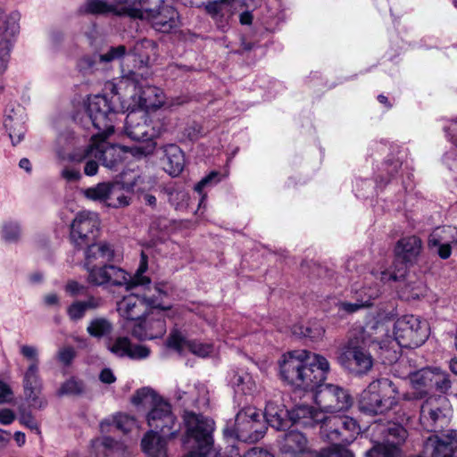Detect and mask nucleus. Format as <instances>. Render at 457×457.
Returning a JSON list of instances; mask_svg holds the SVG:
<instances>
[{"instance_id": "nucleus-1", "label": "nucleus", "mask_w": 457, "mask_h": 457, "mask_svg": "<svg viewBox=\"0 0 457 457\" xmlns=\"http://www.w3.org/2000/svg\"><path fill=\"white\" fill-rule=\"evenodd\" d=\"M451 418V404L444 395H430L421 403L420 425L433 433L424 441V451L431 457H457V430L437 434L449 424Z\"/></svg>"}, {"instance_id": "nucleus-2", "label": "nucleus", "mask_w": 457, "mask_h": 457, "mask_svg": "<svg viewBox=\"0 0 457 457\" xmlns=\"http://www.w3.org/2000/svg\"><path fill=\"white\" fill-rule=\"evenodd\" d=\"M329 369L325 357L307 350L288 352L279 361L281 379L304 391L312 390L318 383L325 381Z\"/></svg>"}, {"instance_id": "nucleus-3", "label": "nucleus", "mask_w": 457, "mask_h": 457, "mask_svg": "<svg viewBox=\"0 0 457 457\" xmlns=\"http://www.w3.org/2000/svg\"><path fill=\"white\" fill-rule=\"evenodd\" d=\"M132 403L137 408L146 411L145 420L149 431L170 433L174 436L178 432L176 417L170 403L150 387H143L136 391L131 398Z\"/></svg>"}, {"instance_id": "nucleus-4", "label": "nucleus", "mask_w": 457, "mask_h": 457, "mask_svg": "<svg viewBox=\"0 0 457 457\" xmlns=\"http://www.w3.org/2000/svg\"><path fill=\"white\" fill-rule=\"evenodd\" d=\"M129 4V16L151 21L153 28L162 33H169L179 26L178 12L169 5L162 6L164 0H120Z\"/></svg>"}, {"instance_id": "nucleus-5", "label": "nucleus", "mask_w": 457, "mask_h": 457, "mask_svg": "<svg viewBox=\"0 0 457 457\" xmlns=\"http://www.w3.org/2000/svg\"><path fill=\"white\" fill-rule=\"evenodd\" d=\"M326 422L328 423L320 428V434L331 444L328 448L329 454L335 457H354L346 445L353 443L361 431L357 421L344 416L327 419Z\"/></svg>"}, {"instance_id": "nucleus-6", "label": "nucleus", "mask_w": 457, "mask_h": 457, "mask_svg": "<svg viewBox=\"0 0 457 457\" xmlns=\"http://www.w3.org/2000/svg\"><path fill=\"white\" fill-rule=\"evenodd\" d=\"M397 394V387L389 378H378L361 393L359 408L369 415L383 414L396 404Z\"/></svg>"}, {"instance_id": "nucleus-7", "label": "nucleus", "mask_w": 457, "mask_h": 457, "mask_svg": "<svg viewBox=\"0 0 457 457\" xmlns=\"http://www.w3.org/2000/svg\"><path fill=\"white\" fill-rule=\"evenodd\" d=\"M184 420L187 426V443L192 444L193 448L184 457H207L213 445L214 421L192 411L185 412Z\"/></svg>"}, {"instance_id": "nucleus-8", "label": "nucleus", "mask_w": 457, "mask_h": 457, "mask_svg": "<svg viewBox=\"0 0 457 457\" xmlns=\"http://www.w3.org/2000/svg\"><path fill=\"white\" fill-rule=\"evenodd\" d=\"M378 271L370 270L363 274L361 281H355L352 286V293L355 302H338V310L351 314L361 309L369 307L372 301L381 294V285Z\"/></svg>"}, {"instance_id": "nucleus-9", "label": "nucleus", "mask_w": 457, "mask_h": 457, "mask_svg": "<svg viewBox=\"0 0 457 457\" xmlns=\"http://www.w3.org/2000/svg\"><path fill=\"white\" fill-rule=\"evenodd\" d=\"M374 429L381 436V441L376 442L365 453V457H398L401 454L400 446L408 437L407 430L395 422L377 424Z\"/></svg>"}, {"instance_id": "nucleus-10", "label": "nucleus", "mask_w": 457, "mask_h": 457, "mask_svg": "<svg viewBox=\"0 0 457 457\" xmlns=\"http://www.w3.org/2000/svg\"><path fill=\"white\" fill-rule=\"evenodd\" d=\"M313 399L320 411L335 413L347 411L353 405V397L349 392L334 384L320 382L313 387Z\"/></svg>"}, {"instance_id": "nucleus-11", "label": "nucleus", "mask_w": 457, "mask_h": 457, "mask_svg": "<svg viewBox=\"0 0 457 457\" xmlns=\"http://www.w3.org/2000/svg\"><path fill=\"white\" fill-rule=\"evenodd\" d=\"M163 285H156L154 287L153 295H145L140 297L137 295L131 294L123 297L117 304V311L120 317L127 320H139L146 312L148 307L154 309L169 310L170 306L163 305L160 300L166 295V291L162 288Z\"/></svg>"}, {"instance_id": "nucleus-12", "label": "nucleus", "mask_w": 457, "mask_h": 457, "mask_svg": "<svg viewBox=\"0 0 457 457\" xmlns=\"http://www.w3.org/2000/svg\"><path fill=\"white\" fill-rule=\"evenodd\" d=\"M266 432V426L261 420V414L253 407H246L237 412L235 428L224 429L225 436H236L239 441L254 443L260 440Z\"/></svg>"}, {"instance_id": "nucleus-13", "label": "nucleus", "mask_w": 457, "mask_h": 457, "mask_svg": "<svg viewBox=\"0 0 457 457\" xmlns=\"http://www.w3.org/2000/svg\"><path fill=\"white\" fill-rule=\"evenodd\" d=\"M124 132L128 137L134 141H145V146L137 148L141 154L147 155L155 148L154 137L161 135L160 128L156 129L147 123V115L142 111H131L125 120Z\"/></svg>"}, {"instance_id": "nucleus-14", "label": "nucleus", "mask_w": 457, "mask_h": 457, "mask_svg": "<svg viewBox=\"0 0 457 457\" xmlns=\"http://www.w3.org/2000/svg\"><path fill=\"white\" fill-rule=\"evenodd\" d=\"M428 334V322L414 315L399 318L394 326L395 339L401 347H419L426 342Z\"/></svg>"}, {"instance_id": "nucleus-15", "label": "nucleus", "mask_w": 457, "mask_h": 457, "mask_svg": "<svg viewBox=\"0 0 457 457\" xmlns=\"http://www.w3.org/2000/svg\"><path fill=\"white\" fill-rule=\"evenodd\" d=\"M85 113L88 122L98 130L96 134L113 133L117 113L105 96H90L85 104Z\"/></svg>"}, {"instance_id": "nucleus-16", "label": "nucleus", "mask_w": 457, "mask_h": 457, "mask_svg": "<svg viewBox=\"0 0 457 457\" xmlns=\"http://www.w3.org/2000/svg\"><path fill=\"white\" fill-rule=\"evenodd\" d=\"M422 248V242L416 236L405 237L401 238L395 246V252L397 262H401L400 267L396 270H381L378 273L381 282L390 280H399L403 278L406 273V265L412 264L416 262Z\"/></svg>"}, {"instance_id": "nucleus-17", "label": "nucleus", "mask_w": 457, "mask_h": 457, "mask_svg": "<svg viewBox=\"0 0 457 457\" xmlns=\"http://www.w3.org/2000/svg\"><path fill=\"white\" fill-rule=\"evenodd\" d=\"M100 220L96 212L82 211L76 214L71 225L70 238L73 245L82 248L98 237Z\"/></svg>"}, {"instance_id": "nucleus-18", "label": "nucleus", "mask_w": 457, "mask_h": 457, "mask_svg": "<svg viewBox=\"0 0 457 457\" xmlns=\"http://www.w3.org/2000/svg\"><path fill=\"white\" fill-rule=\"evenodd\" d=\"M337 360L345 369L360 374L370 370L373 364L371 355L358 339H349L341 348Z\"/></svg>"}, {"instance_id": "nucleus-19", "label": "nucleus", "mask_w": 457, "mask_h": 457, "mask_svg": "<svg viewBox=\"0 0 457 457\" xmlns=\"http://www.w3.org/2000/svg\"><path fill=\"white\" fill-rule=\"evenodd\" d=\"M81 193L87 199L104 203L112 208H120L129 204L121 185L117 182H101L94 187L82 189Z\"/></svg>"}, {"instance_id": "nucleus-20", "label": "nucleus", "mask_w": 457, "mask_h": 457, "mask_svg": "<svg viewBox=\"0 0 457 457\" xmlns=\"http://www.w3.org/2000/svg\"><path fill=\"white\" fill-rule=\"evenodd\" d=\"M123 79L134 87L135 96H137L141 109H155L163 105V91L160 87L148 85L140 74L130 71Z\"/></svg>"}, {"instance_id": "nucleus-21", "label": "nucleus", "mask_w": 457, "mask_h": 457, "mask_svg": "<svg viewBox=\"0 0 457 457\" xmlns=\"http://www.w3.org/2000/svg\"><path fill=\"white\" fill-rule=\"evenodd\" d=\"M54 152L60 161L71 162H81L84 159L92 155V149H89V145L82 148L80 139L70 130H66L57 137Z\"/></svg>"}, {"instance_id": "nucleus-22", "label": "nucleus", "mask_w": 457, "mask_h": 457, "mask_svg": "<svg viewBox=\"0 0 457 457\" xmlns=\"http://www.w3.org/2000/svg\"><path fill=\"white\" fill-rule=\"evenodd\" d=\"M147 268V256L144 252L141 253L140 264L134 276H131L121 268L110 264V275H108L110 279L108 281V285L114 287H125L128 290L138 286L149 287L151 280L148 277L144 275ZM148 289L150 290V288Z\"/></svg>"}, {"instance_id": "nucleus-23", "label": "nucleus", "mask_w": 457, "mask_h": 457, "mask_svg": "<svg viewBox=\"0 0 457 457\" xmlns=\"http://www.w3.org/2000/svg\"><path fill=\"white\" fill-rule=\"evenodd\" d=\"M20 14L12 12L6 16L0 7V70L6 71L10 58V53L13 46L14 37L20 31Z\"/></svg>"}, {"instance_id": "nucleus-24", "label": "nucleus", "mask_w": 457, "mask_h": 457, "mask_svg": "<svg viewBox=\"0 0 457 457\" xmlns=\"http://www.w3.org/2000/svg\"><path fill=\"white\" fill-rule=\"evenodd\" d=\"M110 135H92L89 149L92 155L109 169H115L122 162L123 149L119 145H111L106 141Z\"/></svg>"}, {"instance_id": "nucleus-25", "label": "nucleus", "mask_w": 457, "mask_h": 457, "mask_svg": "<svg viewBox=\"0 0 457 457\" xmlns=\"http://www.w3.org/2000/svg\"><path fill=\"white\" fill-rule=\"evenodd\" d=\"M164 310L154 309L139 320L132 328V335L139 340H152L162 337L166 333Z\"/></svg>"}, {"instance_id": "nucleus-26", "label": "nucleus", "mask_w": 457, "mask_h": 457, "mask_svg": "<svg viewBox=\"0 0 457 457\" xmlns=\"http://www.w3.org/2000/svg\"><path fill=\"white\" fill-rule=\"evenodd\" d=\"M22 386L26 400L33 408L44 409L47 405V401L40 397L43 390V380L39 374V366L37 364H29L23 373Z\"/></svg>"}, {"instance_id": "nucleus-27", "label": "nucleus", "mask_w": 457, "mask_h": 457, "mask_svg": "<svg viewBox=\"0 0 457 457\" xmlns=\"http://www.w3.org/2000/svg\"><path fill=\"white\" fill-rule=\"evenodd\" d=\"M428 246L436 247L437 254L446 260L452 254L453 248L457 247V227L443 226L436 228L428 237Z\"/></svg>"}, {"instance_id": "nucleus-28", "label": "nucleus", "mask_w": 457, "mask_h": 457, "mask_svg": "<svg viewBox=\"0 0 457 457\" xmlns=\"http://www.w3.org/2000/svg\"><path fill=\"white\" fill-rule=\"evenodd\" d=\"M85 251V265H102L111 262L119 261L121 254L113 245L107 242L89 243Z\"/></svg>"}, {"instance_id": "nucleus-29", "label": "nucleus", "mask_w": 457, "mask_h": 457, "mask_svg": "<svg viewBox=\"0 0 457 457\" xmlns=\"http://www.w3.org/2000/svg\"><path fill=\"white\" fill-rule=\"evenodd\" d=\"M167 346L182 353L187 348L193 354L205 358L213 352V345L197 340H187L179 331L174 330L167 340Z\"/></svg>"}, {"instance_id": "nucleus-30", "label": "nucleus", "mask_w": 457, "mask_h": 457, "mask_svg": "<svg viewBox=\"0 0 457 457\" xmlns=\"http://www.w3.org/2000/svg\"><path fill=\"white\" fill-rule=\"evenodd\" d=\"M289 422L302 427H313L327 421V416L319 408L300 404L288 411Z\"/></svg>"}, {"instance_id": "nucleus-31", "label": "nucleus", "mask_w": 457, "mask_h": 457, "mask_svg": "<svg viewBox=\"0 0 457 457\" xmlns=\"http://www.w3.org/2000/svg\"><path fill=\"white\" fill-rule=\"evenodd\" d=\"M174 395L178 401H183L184 404L198 408L205 407L209 403L208 389L204 384L199 382L193 386L187 385L186 390L178 388Z\"/></svg>"}, {"instance_id": "nucleus-32", "label": "nucleus", "mask_w": 457, "mask_h": 457, "mask_svg": "<svg viewBox=\"0 0 457 457\" xmlns=\"http://www.w3.org/2000/svg\"><path fill=\"white\" fill-rule=\"evenodd\" d=\"M4 126L8 131L12 144L13 145L19 144L23 139L26 131L23 110L21 107H18L17 110L13 108L6 110Z\"/></svg>"}, {"instance_id": "nucleus-33", "label": "nucleus", "mask_w": 457, "mask_h": 457, "mask_svg": "<svg viewBox=\"0 0 457 457\" xmlns=\"http://www.w3.org/2000/svg\"><path fill=\"white\" fill-rule=\"evenodd\" d=\"M128 7L129 4L120 0H115V4H109L105 0H87L81 7V11L90 14L113 13L118 16H129L126 11Z\"/></svg>"}, {"instance_id": "nucleus-34", "label": "nucleus", "mask_w": 457, "mask_h": 457, "mask_svg": "<svg viewBox=\"0 0 457 457\" xmlns=\"http://www.w3.org/2000/svg\"><path fill=\"white\" fill-rule=\"evenodd\" d=\"M433 378V368L428 367L413 372L410 376L411 383L415 389L411 394H406V400L422 399L431 390Z\"/></svg>"}, {"instance_id": "nucleus-35", "label": "nucleus", "mask_w": 457, "mask_h": 457, "mask_svg": "<svg viewBox=\"0 0 457 457\" xmlns=\"http://www.w3.org/2000/svg\"><path fill=\"white\" fill-rule=\"evenodd\" d=\"M280 449L283 453L292 455L305 453L309 449L308 440L302 432L291 429L284 435Z\"/></svg>"}, {"instance_id": "nucleus-36", "label": "nucleus", "mask_w": 457, "mask_h": 457, "mask_svg": "<svg viewBox=\"0 0 457 457\" xmlns=\"http://www.w3.org/2000/svg\"><path fill=\"white\" fill-rule=\"evenodd\" d=\"M164 170L172 177L179 176L184 169L185 156L181 149L173 144L164 147Z\"/></svg>"}, {"instance_id": "nucleus-37", "label": "nucleus", "mask_w": 457, "mask_h": 457, "mask_svg": "<svg viewBox=\"0 0 457 457\" xmlns=\"http://www.w3.org/2000/svg\"><path fill=\"white\" fill-rule=\"evenodd\" d=\"M263 416L266 422L277 430L285 429L289 424L288 410L274 402L267 403Z\"/></svg>"}, {"instance_id": "nucleus-38", "label": "nucleus", "mask_w": 457, "mask_h": 457, "mask_svg": "<svg viewBox=\"0 0 457 457\" xmlns=\"http://www.w3.org/2000/svg\"><path fill=\"white\" fill-rule=\"evenodd\" d=\"M160 432L148 431L141 441L143 451L150 457H166V441L159 436Z\"/></svg>"}, {"instance_id": "nucleus-39", "label": "nucleus", "mask_w": 457, "mask_h": 457, "mask_svg": "<svg viewBox=\"0 0 457 457\" xmlns=\"http://www.w3.org/2000/svg\"><path fill=\"white\" fill-rule=\"evenodd\" d=\"M229 383L236 391L245 395H252L257 390V385L253 376L246 371H234Z\"/></svg>"}, {"instance_id": "nucleus-40", "label": "nucleus", "mask_w": 457, "mask_h": 457, "mask_svg": "<svg viewBox=\"0 0 457 457\" xmlns=\"http://www.w3.org/2000/svg\"><path fill=\"white\" fill-rule=\"evenodd\" d=\"M236 0H215L209 3L206 6L208 13H210L216 21H220V27L224 28L231 14L232 4Z\"/></svg>"}, {"instance_id": "nucleus-41", "label": "nucleus", "mask_w": 457, "mask_h": 457, "mask_svg": "<svg viewBox=\"0 0 457 457\" xmlns=\"http://www.w3.org/2000/svg\"><path fill=\"white\" fill-rule=\"evenodd\" d=\"M293 334L300 337H306L312 341H317L324 336L325 329L320 321L309 322L306 325L296 324L293 327Z\"/></svg>"}, {"instance_id": "nucleus-42", "label": "nucleus", "mask_w": 457, "mask_h": 457, "mask_svg": "<svg viewBox=\"0 0 457 457\" xmlns=\"http://www.w3.org/2000/svg\"><path fill=\"white\" fill-rule=\"evenodd\" d=\"M455 380H452L450 375L442 370L440 368L433 367V378H432V389H436V391L442 394H448L453 387Z\"/></svg>"}, {"instance_id": "nucleus-43", "label": "nucleus", "mask_w": 457, "mask_h": 457, "mask_svg": "<svg viewBox=\"0 0 457 457\" xmlns=\"http://www.w3.org/2000/svg\"><path fill=\"white\" fill-rule=\"evenodd\" d=\"M88 271L87 280L89 283L95 286L108 285L110 277L109 267L110 264H102L97 266L96 264L91 266H86Z\"/></svg>"}, {"instance_id": "nucleus-44", "label": "nucleus", "mask_w": 457, "mask_h": 457, "mask_svg": "<svg viewBox=\"0 0 457 457\" xmlns=\"http://www.w3.org/2000/svg\"><path fill=\"white\" fill-rule=\"evenodd\" d=\"M113 329V326L110 320L105 318H96L93 319L87 328V332L93 337L101 338L111 334Z\"/></svg>"}, {"instance_id": "nucleus-45", "label": "nucleus", "mask_w": 457, "mask_h": 457, "mask_svg": "<svg viewBox=\"0 0 457 457\" xmlns=\"http://www.w3.org/2000/svg\"><path fill=\"white\" fill-rule=\"evenodd\" d=\"M21 233L20 224L13 220H8L3 223L0 237L7 243H14L19 240Z\"/></svg>"}, {"instance_id": "nucleus-46", "label": "nucleus", "mask_w": 457, "mask_h": 457, "mask_svg": "<svg viewBox=\"0 0 457 457\" xmlns=\"http://www.w3.org/2000/svg\"><path fill=\"white\" fill-rule=\"evenodd\" d=\"M84 389L85 386L81 380L71 378L62 384L57 391V395H79L83 394Z\"/></svg>"}, {"instance_id": "nucleus-47", "label": "nucleus", "mask_w": 457, "mask_h": 457, "mask_svg": "<svg viewBox=\"0 0 457 457\" xmlns=\"http://www.w3.org/2000/svg\"><path fill=\"white\" fill-rule=\"evenodd\" d=\"M130 340L126 337H117L112 344L109 345L108 349L111 353L119 357H127L130 347Z\"/></svg>"}, {"instance_id": "nucleus-48", "label": "nucleus", "mask_w": 457, "mask_h": 457, "mask_svg": "<svg viewBox=\"0 0 457 457\" xmlns=\"http://www.w3.org/2000/svg\"><path fill=\"white\" fill-rule=\"evenodd\" d=\"M220 180V174L217 171H212L210 172L208 175H206L205 177H204L195 186V190L202 195V199L199 203V205L202 204V202L204 200V198L205 197L204 195H203V190L204 187H212L216 184H218Z\"/></svg>"}, {"instance_id": "nucleus-49", "label": "nucleus", "mask_w": 457, "mask_h": 457, "mask_svg": "<svg viewBox=\"0 0 457 457\" xmlns=\"http://www.w3.org/2000/svg\"><path fill=\"white\" fill-rule=\"evenodd\" d=\"M169 201L177 211H185L188 207L189 195L185 191H172L170 193Z\"/></svg>"}, {"instance_id": "nucleus-50", "label": "nucleus", "mask_w": 457, "mask_h": 457, "mask_svg": "<svg viewBox=\"0 0 457 457\" xmlns=\"http://www.w3.org/2000/svg\"><path fill=\"white\" fill-rule=\"evenodd\" d=\"M126 54V46L120 45L111 47L105 54H98V59L100 62H111L115 60H120Z\"/></svg>"}, {"instance_id": "nucleus-51", "label": "nucleus", "mask_w": 457, "mask_h": 457, "mask_svg": "<svg viewBox=\"0 0 457 457\" xmlns=\"http://www.w3.org/2000/svg\"><path fill=\"white\" fill-rule=\"evenodd\" d=\"M134 424L135 420L127 414L120 413L113 418V425L116 428L125 433L129 432Z\"/></svg>"}, {"instance_id": "nucleus-52", "label": "nucleus", "mask_w": 457, "mask_h": 457, "mask_svg": "<svg viewBox=\"0 0 457 457\" xmlns=\"http://www.w3.org/2000/svg\"><path fill=\"white\" fill-rule=\"evenodd\" d=\"M86 308L82 301L73 302L67 309V314L71 320H81L86 314Z\"/></svg>"}, {"instance_id": "nucleus-53", "label": "nucleus", "mask_w": 457, "mask_h": 457, "mask_svg": "<svg viewBox=\"0 0 457 457\" xmlns=\"http://www.w3.org/2000/svg\"><path fill=\"white\" fill-rule=\"evenodd\" d=\"M19 420L23 426L29 428L30 430L36 431L37 434L40 433L38 423L31 411L21 410Z\"/></svg>"}, {"instance_id": "nucleus-54", "label": "nucleus", "mask_w": 457, "mask_h": 457, "mask_svg": "<svg viewBox=\"0 0 457 457\" xmlns=\"http://www.w3.org/2000/svg\"><path fill=\"white\" fill-rule=\"evenodd\" d=\"M98 63H101L98 59V54L86 55L79 59L78 67L83 72H90L96 69Z\"/></svg>"}, {"instance_id": "nucleus-55", "label": "nucleus", "mask_w": 457, "mask_h": 457, "mask_svg": "<svg viewBox=\"0 0 457 457\" xmlns=\"http://www.w3.org/2000/svg\"><path fill=\"white\" fill-rule=\"evenodd\" d=\"M150 349L145 345L130 344L128 356L133 360L146 359L150 355Z\"/></svg>"}, {"instance_id": "nucleus-56", "label": "nucleus", "mask_w": 457, "mask_h": 457, "mask_svg": "<svg viewBox=\"0 0 457 457\" xmlns=\"http://www.w3.org/2000/svg\"><path fill=\"white\" fill-rule=\"evenodd\" d=\"M20 353L24 358L30 361L29 364L36 363L39 366L38 350L36 346L29 345H22L20 347Z\"/></svg>"}, {"instance_id": "nucleus-57", "label": "nucleus", "mask_w": 457, "mask_h": 457, "mask_svg": "<svg viewBox=\"0 0 457 457\" xmlns=\"http://www.w3.org/2000/svg\"><path fill=\"white\" fill-rule=\"evenodd\" d=\"M75 357V350L72 346H65L58 351L57 358L60 362L68 366Z\"/></svg>"}, {"instance_id": "nucleus-58", "label": "nucleus", "mask_w": 457, "mask_h": 457, "mask_svg": "<svg viewBox=\"0 0 457 457\" xmlns=\"http://www.w3.org/2000/svg\"><path fill=\"white\" fill-rule=\"evenodd\" d=\"M86 162L84 166V173L87 176L92 177L95 176L99 168V161L94 157V155H90L87 158L84 159Z\"/></svg>"}, {"instance_id": "nucleus-59", "label": "nucleus", "mask_w": 457, "mask_h": 457, "mask_svg": "<svg viewBox=\"0 0 457 457\" xmlns=\"http://www.w3.org/2000/svg\"><path fill=\"white\" fill-rule=\"evenodd\" d=\"M61 176L67 182H76L79 181L82 175L79 170L71 168V167H64L61 171Z\"/></svg>"}, {"instance_id": "nucleus-60", "label": "nucleus", "mask_w": 457, "mask_h": 457, "mask_svg": "<svg viewBox=\"0 0 457 457\" xmlns=\"http://www.w3.org/2000/svg\"><path fill=\"white\" fill-rule=\"evenodd\" d=\"M65 290L71 296H78L85 295L87 288L84 285H81L75 280H71L67 283Z\"/></svg>"}, {"instance_id": "nucleus-61", "label": "nucleus", "mask_w": 457, "mask_h": 457, "mask_svg": "<svg viewBox=\"0 0 457 457\" xmlns=\"http://www.w3.org/2000/svg\"><path fill=\"white\" fill-rule=\"evenodd\" d=\"M13 399V392L9 385L0 380V404L9 403Z\"/></svg>"}, {"instance_id": "nucleus-62", "label": "nucleus", "mask_w": 457, "mask_h": 457, "mask_svg": "<svg viewBox=\"0 0 457 457\" xmlns=\"http://www.w3.org/2000/svg\"><path fill=\"white\" fill-rule=\"evenodd\" d=\"M402 162L398 159H388L384 163V170L386 174L393 179L401 168Z\"/></svg>"}, {"instance_id": "nucleus-63", "label": "nucleus", "mask_w": 457, "mask_h": 457, "mask_svg": "<svg viewBox=\"0 0 457 457\" xmlns=\"http://www.w3.org/2000/svg\"><path fill=\"white\" fill-rule=\"evenodd\" d=\"M183 135L191 141L196 140L201 136V127L194 122L184 129Z\"/></svg>"}, {"instance_id": "nucleus-64", "label": "nucleus", "mask_w": 457, "mask_h": 457, "mask_svg": "<svg viewBox=\"0 0 457 457\" xmlns=\"http://www.w3.org/2000/svg\"><path fill=\"white\" fill-rule=\"evenodd\" d=\"M446 137L457 146V120L450 121L449 125L444 128Z\"/></svg>"}]
</instances>
